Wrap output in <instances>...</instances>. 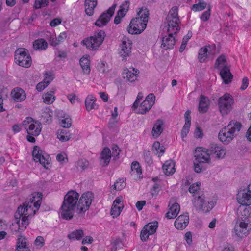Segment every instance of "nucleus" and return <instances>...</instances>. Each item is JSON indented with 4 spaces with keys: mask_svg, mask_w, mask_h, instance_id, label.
Returning <instances> with one entry per match:
<instances>
[{
    "mask_svg": "<svg viewBox=\"0 0 251 251\" xmlns=\"http://www.w3.org/2000/svg\"><path fill=\"white\" fill-rule=\"evenodd\" d=\"M214 67L216 69L221 68L220 75L225 84H228L232 81L233 75L230 71L229 67L226 63V59L224 55H221L216 60Z\"/></svg>",
    "mask_w": 251,
    "mask_h": 251,
    "instance_id": "obj_5",
    "label": "nucleus"
},
{
    "mask_svg": "<svg viewBox=\"0 0 251 251\" xmlns=\"http://www.w3.org/2000/svg\"><path fill=\"white\" fill-rule=\"evenodd\" d=\"M79 197V193L74 190L69 191L64 196L61 207V216L63 219L70 220L73 218Z\"/></svg>",
    "mask_w": 251,
    "mask_h": 251,
    "instance_id": "obj_2",
    "label": "nucleus"
},
{
    "mask_svg": "<svg viewBox=\"0 0 251 251\" xmlns=\"http://www.w3.org/2000/svg\"><path fill=\"white\" fill-rule=\"evenodd\" d=\"M190 114L191 111L190 110H187L185 113V123L181 130V137L182 138L186 137L189 132L191 121Z\"/></svg>",
    "mask_w": 251,
    "mask_h": 251,
    "instance_id": "obj_23",
    "label": "nucleus"
},
{
    "mask_svg": "<svg viewBox=\"0 0 251 251\" xmlns=\"http://www.w3.org/2000/svg\"><path fill=\"white\" fill-rule=\"evenodd\" d=\"M53 113L50 109L46 108L42 114V120L43 122L50 124L52 120Z\"/></svg>",
    "mask_w": 251,
    "mask_h": 251,
    "instance_id": "obj_35",
    "label": "nucleus"
},
{
    "mask_svg": "<svg viewBox=\"0 0 251 251\" xmlns=\"http://www.w3.org/2000/svg\"><path fill=\"white\" fill-rule=\"evenodd\" d=\"M123 207V205L122 206L112 205L110 213L113 218H116L120 215Z\"/></svg>",
    "mask_w": 251,
    "mask_h": 251,
    "instance_id": "obj_44",
    "label": "nucleus"
},
{
    "mask_svg": "<svg viewBox=\"0 0 251 251\" xmlns=\"http://www.w3.org/2000/svg\"><path fill=\"white\" fill-rule=\"evenodd\" d=\"M139 73V71L133 67H130L129 69L125 68L123 70V77L128 81L133 82L137 80Z\"/></svg>",
    "mask_w": 251,
    "mask_h": 251,
    "instance_id": "obj_20",
    "label": "nucleus"
},
{
    "mask_svg": "<svg viewBox=\"0 0 251 251\" xmlns=\"http://www.w3.org/2000/svg\"><path fill=\"white\" fill-rule=\"evenodd\" d=\"M200 185H201V182H197L196 183H194L192 184L189 188V191L191 193L194 194L193 196L194 197V199L193 200H195V198L196 197H197L199 194L201 196V195H203V194L202 192H200L199 191L200 188Z\"/></svg>",
    "mask_w": 251,
    "mask_h": 251,
    "instance_id": "obj_38",
    "label": "nucleus"
},
{
    "mask_svg": "<svg viewBox=\"0 0 251 251\" xmlns=\"http://www.w3.org/2000/svg\"><path fill=\"white\" fill-rule=\"evenodd\" d=\"M163 172L168 176L172 175L175 172L173 163L166 161L162 167Z\"/></svg>",
    "mask_w": 251,
    "mask_h": 251,
    "instance_id": "obj_33",
    "label": "nucleus"
},
{
    "mask_svg": "<svg viewBox=\"0 0 251 251\" xmlns=\"http://www.w3.org/2000/svg\"><path fill=\"white\" fill-rule=\"evenodd\" d=\"M80 65L84 73L88 74L90 72V62L87 57H82L80 59Z\"/></svg>",
    "mask_w": 251,
    "mask_h": 251,
    "instance_id": "obj_32",
    "label": "nucleus"
},
{
    "mask_svg": "<svg viewBox=\"0 0 251 251\" xmlns=\"http://www.w3.org/2000/svg\"><path fill=\"white\" fill-rule=\"evenodd\" d=\"M61 23V20L59 18H55L51 20L50 25L52 27H55Z\"/></svg>",
    "mask_w": 251,
    "mask_h": 251,
    "instance_id": "obj_64",
    "label": "nucleus"
},
{
    "mask_svg": "<svg viewBox=\"0 0 251 251\" xmlns=\"http://www.w3.org/2000/svg\"><path fill=\"white\" fill-rule=\"evenodd\" d=\"M178 7L174 6L169 11V14L168 16H170V18L176 19L179 18L178 16Z\"/></svg>",
    "mask_w": 251,
    "mask_h": 251,
    "instance_id": "obj_49",
    "label": "nucleus"
},
{
    "mask_svg": "<svg viewBox=\"0 0 251 251\" xmlns=\"http://www.w3.org/2000/svg\"><path fill=\"white\" fill-rule=\"evenodd\" d=\"M106 63L104 62H101L99 63L97 66V68L99 72L103 74L106 73L108 72L105 68Z\"/></svg>",
    "mask_w": 251,
    "mask_h": 251,
    "instance_id": "obj_56",
    "label": "nucleus"
},
{
    "mask_svg": "<svg viewBox=\"0 0 251 251\" xmlns=\"http://www.w3.org/2000/svg\"><path fill=\"white\" fill-rule=\"evenodd\" d=\"M42 199V193L39 192L33 193L32 198H30V202L28 203L25 202L23 204V205L18 207L14 215L16 224L18 226V229L15 230L16 232L20 233L26 228L29 223L28 217L30 214L28 210H32L31 204H33L34 207L38 210L40 207Z\"/></svg>",
    "mask_w": 251,
    "mask_h": 251,
    "instance_id": "obj_1",
    "label": "nucleus"
},
{
    "mask_svg": "<svg viewBox=\"0 0 251 251\" xmlns=\"http://www.w3.org/2000/svg\"><path fill=\"white\" fill-rule=\"evenodd\" d=\"M96 101V99L92 96H89L86 98L85 104L86 109L88 111H90L95 108V106H96L95 104Z\"/></svg>",
    "mask_w": 251,
    "mask_h": 251,
    "instance_id": "obj_37",
    "label": "nucleus"
},
{
    "mask_svg": "<svg viewBox=\"0 0 251 251\" xmlns=\"http://www.w3.org/2000/svg\"><path fill=\"white\" fill-rule=\"evenodd\" d=\"M149 102H147L144 100L140 105L138 109V113L141 114H145L147 112L149 111L152 107V105L150 104Z\"/></svg>",
    "mask_w": 251,
    "mask_h": 251,
    "instance_id": "obj_40",
    "label": "nucleus"
},
{
    "mask_svg": "<svg viewBox=\"0 0 251 251\" xmlns=\"http://www.w3.org/2000/svg\"><path fill=\"white\" fill-rule=\"evenodd\" d=\"M242 125L236 121H231L227 126L222 128L218 134L219 140L225 145L228 144L239 134Z\"/></svg>",
    "mask_w": 251,
    "mask_h": 251,
    "instance_id": "obj_4",
    "label": "nucleus"
},
{
    "mask_svg": "<svg viewBox=\"0 0 251 251\" xmlns=\"http://www.w3.org/2000/svg\"><path fill=\"white\" fill-rule=\"evenodd\" d=\"M54 91L52 90H50L48 91L47 93H45L43 96L44 102L47 104L52 103L55 100V97L54 95Z\"/></svg>",
    "mask_w": 251,
    "mask_h": 251,
    "instance_id": "obj_36",
    "label": "nucleus"
},
{
    "mask_svg": "<svg viewBox=\"0 0 251 251\" xmlns=\"http://www.w3.org/2000/svg\"><path fill=\"white\" fill-rule=\"evenodd\" d=\"M131 170L132 172H135L137 175L141 174L142 171L139 163L133 162L131 165Z\"/></svg>",
    "mask_w": 251,
    "mask_h": 251,
    "instance_id": "obj_48",
    "label": "nucleus"
},
{
    "mask_svg": "<svg viewBox=\"0 0 251 251\" xmlns=\"http://www.w3.org/2000/svg\"><path fill=\"white\" fill-rule=\"evenodd\" d=\"M167 33L168 34V35L170 34V33H172V36H174V35L177 33L180 29V28L178 26L172 27V26L169 25H167Z\"/></svg>",
    "mask_w": 251,
    "mask_h": 251,
    "instance_id": "obj_55",
    "label": "nucleus"
},
{
    "mask_svg": "<svg viewBox=\"0 0 251 251\" xmlns=\"http://www.w3.org/2000/svg\"><path fill=\"white\" fill-rule=\"evenodd\" d=\"M210 16V7L209 6L207 10L204 12L200 16V19L203 22L207 21Z\"/></svg>",
    "mask_w": 251,
    "mask_h": 251,
    "instance_id": "obj_51",
    "label": "nucleus"
},
{
    "mask_svg": "<svg viewBox=\"0 0 251 251\" xmlns=\"http://www.w3.org/2000/svg\"><path fill=\"white\" fill-rule=\"evenodd\" d=\"M71 119L70 118H65L61 120V125L64 128H69L71 126Z\"/></svg>",
    "mask_w": 251,
    "mask_h": 251,
    "instance_id": "obj_50",
    "label": "nucleus"
},
{
    "mask_svg": "<svg viewBox=\"0 0 251 251\" xmlns=\"http://www.w3.org/2000/svg\"><path fill=\"white\" fill-rule=\"evenodd\" d=\"M175 44V38L172 36V33H170L162 38V43L161 47L164 50L173 49Z\"/></svg>",
    "mask_w": 251,
    "mask_h": 251,
    "instance_id": "obj_22",
    "label": "nucleus"
},
{
    "mask_svg": "<svg viewBox=\"0 0 251 251\" xmlns=\"http://www.w3.org/2000/svg\"><path fill=\"white\" fill-rule=\"evenodd\" d=\"M105 36L104 31L100 30L95 32L93 36L85 38L82 40L81 44L90 50H96L102 44Z\"/></svg>",
    "mask_w": 251,
    "mask_h": 251,
    "instance_id": "obj_6",
    "label": "nucleus"
},
{
    "mask_svg": "<svg viewBox=\"0 0 251 251\" xmlns=\"http://www.w3.org/2000/svg\"><path fill=\"white\" fill-rule=\"evenodd\" d=\"M77 166L78 167L84 170L88 167V162L86 159L80 160L78 161Z\"/></svg>",
    "mask_w": 251,
    "mask_h": 251,
    "instance_id": "obj_59",
    "label": "nucleus"
},
{
    "mask_svg": "<svg viewBox=\"0 0 251 251\" xmlns=\"http://www.w3.org/2000/svg\"><path fill=\"white\" fill-rule=\"evenodd\" d=\"M248 85H249L248 78L246 77H244L242 79V82L241 86L240 87V89L241 90H245L247 88Z\"/></svg>",
    "mask_w": 251,
    "mask_h": 251,
    "instance_id": "obj_62",
    "label": "nucleus"
},
{
    "mask_svg": "<svg viewBox=\"0 0 251 251\" xmlns=\"http://www.w3.org/2000/svg\"><path fill=\"white\" fill-rule=\"evenodd\" d=\"M94 198L93 193L87 191L81 195L77 204L76 213L79 216H83L91 205Z\"/></svg>",
    "mask_w": 251,
    "mask_h": 251,
    "instance_id": "obj_9",
    "label": "nucleus"
},
{
    "mask_svg": "<svg viewBox=\"0 0 251 251\" xmlns=\"http://www.w3.org/2000/svg\"><path fill=\"white\" fill-rule=\"evenodd\" d=\"M15 60L19 66L28 68L31 65V57L28 50L23 48H18L15 51Z\"/></svg>",
    "mask_w": 251,
    "mask_h": 251,
    "instance_id": "obj_10",
    "label": "nucleus"
},
{
    "mask_svg": "<svg viewBox=\"0 0 251 251\" xmlns=\"http://www.w3.org/2000/svg\"><path fill=\"white\" fill-rule=\"evenodd\" d=\"M112 156L109 148H104L100 154V163L102 166H105L109 163L111 156Z\"/></svg>",
    "mask_w": 251,
    "mask_h": 251,
    "instance_id": "obj_25",
    "label": "nucleus"
},
{
    "mask_svg": "<svg viewBox=\"0 0 251 251\" xmlns=\"http://www.w3.org/2000/svg\"><path fill=\"white\" fill-rule=\"evenodd\" d=\"M48 86V85L43 81V82L38 83L37 84L36 88L38 92H41L45 88H46Z\"/></svg>",
    "mask_w": 251,
    "mask_h": 251,
    "instance_id": "obj_60",
    "label": "nucleus"
},
{
    "mask_svg": "<svg viewBox=\"0 0 251 251\" xmlns=\"http://www.w3.org/2000/svg\"><path fill=\"white\" fill-rule=\"evenodd\" d=\"M132 42L130 40L128 42L123 41L120 45L119 54L122 57V60L126 61L127 57L129 56L131 53Z\"/></svg>",
    "mask_w": 251,
    "mask_h": 251,
    "instance_id": "obj_19",
    "label": "nucleus"
},
{
    "mask_svg": "<svg viewBox=\"0 0 251 251\" xmlns=\"http://www.w3.org/2000/svg\"><path fill=\"white\" fill-rule=\"evenodd\" d=\"M48 46L47 42L42 38L35 40L33 44V48L36 50H44Z\"/></svg>",
    "mask_w": 251,
    "mask_h": 251,
    "instance_id": "obj_30",
    "label": "nucleus"
},
{
    "mask_svg": "<svg viewBox=\"0 0 251 251\" xmlns=\"http://www.w3.org/2000/svg\"><path fill=\"white\" fill-rule=\"evenodd\" d=\"M84 235V231L82 229H78L70 232L67 237L70 240L75 241L81 240Z\"/></svg>",
    "mask_w": 251,
    "mask_h": 251,
    "instance_id": "obj_29",
    "label": "nucleus"
},
{
    "mask_svg": "<svg viewBox=\"0 0 251 251\" xmlns=\"http://www.w3.org/2000/svg\"><path fill=\"white\" fill-rule=\"evenodd\" d=\"M202 147H198L194 152L195 160L194 162V171L196 173H200L205 168L204 165L210 162V158L205 152H202Z\"/></svg>",
    "mask_w": 251,
    "mask_h": 251,
    "instance_id": "obj_8",
    "label": "nucleus"
},
{
    "mask_svg": "<svg viewBox=\"0 0 251 251\" xmlns=\"http://www.w3.org/2000/svg\"><path fill=\"white\" fill-rule=\"evenodd\" d=\"M34 244L37 247L41 248L45 244L44 238L41 236H38L35 240Z\"/></svg>",
    "mask_w": 251,
    "mask_h": 251,
    "instance_id": "obj_52",
    "label": "nucleus"
},
{
    "mask_svg": "<svg viewBox=\"0 0 251 251\" xmlns=\"http://www.w3.org/2000/svg\"><path fill=\"white\" fill-rule=\"evenodd\" d=\"M94 241L93 238L90 236H87L85 237L82 241V244L83 245H85L87 244H91Z\"/></svg>",
    "mask_w": 251,
    "mask_h": 251,
    "instance_id": "obj_61",
    "label": "nucleus"
},
{
    "mask_svg": "<svg viewBox=\"0 0 251 251\" xmlns=\"http://www.w3.org/2000/svg\"><path fill=\"white\" fill-rule=\"evenodd\" d=\"M130 4V3L129 0H126L123 2L120 6V9L118 11V14L120 15L122 17H124L129 10Z\"/></svg>",
    "mask_w": 251,
    "mask_h": 251,
    "instance_id": "obj_39",
    "label": "nucleus"
},
{
    "mask_svg": "<svg viewBox=\"0 0 251 251\" xmlns=\"http://www.w3.org/2000/svg\"><path fill=\"white\" fill-rule=\"evenodd\" d=\"M158 227V222L157 221L149 223L146 225L140 233V238L143 242L146 241L150 235L153 234L156 231Z\"/></svg>",
    "mask_w": 251,
    "mask_h": 251,
    "instance_id": "obj_18",
    "label": "nucleus"
},
{
    "mask_svg": "<svg viewBox=\"0 0 251 251\" xmlns=\"http://www.w3.org/2000/svg\"><path fill=\"white\" fill-rule=\"evenodd\" d=\"M57 136L61 142H66L70 140L71 135L66 129H59L57 131Z\"/></svg>",
    "mask_w": 251,
    "mask_h": 251,
    "instance_id": "obj_34",
    "label": "nucleus"
},
{
    "mask_svg": "<svg viewBox=\"0 0 251 251\" xmlns=\"http://www.w3.org/2000/svg\"><path fill=\"white\" fill-rule=\"evenodd\" d=\"M167 25L172 26V27H179V23L180 20L179 18L172 19L170 16H168L167 18Z\"/></svg>",
    "mask_w": 251,
    "mask_h": 251,
    "instance_id": "obj_46",
    "label": "nucleus"
},
{
    "mask_svg": "<svg viewBox=\"0 0 251 251\" xmlns=\"http://www.w3.org/2000/svg\"><path fill=\"white\" fill-rule=\"evenodd\" d=\"M116 6V4H113L106 11L102 13L95 22V25L99 27L107 25L114 13Z\"/></svg>",
    "mask_w": 251,
    "mask_h": 251,
    "instance_id": "obj_16",
    "label": "nucleus"
},
{
    "mask_svg": "<svg viewBox=\"0 0 251 251\" xmlns=\"http://www.w3.org/2000/svg\"><path fill=\"white\" fill-rule=\"evenodd\" d=\"M23 125L25 126L29 135L38 136L41 131V124L38 121H35L30 117H27L23 121Z\"/></svg>",
    "mask_w": 251,
    "mask_h": 251,
    "instance_id": "obj_12",
    "label": "nucleus"
},
{
    "mask_svg": "<svg viewBox=\"0 0 251 251\" xmlns=\"http://www.w3.org/2000/svg\"><path fill=\"white\" fill-rule=\"evenodd\" d=\"M234 100L232 96L229 93H225L219 98L218 105L220 112L223 115H227L232 109Z\"/></svg>",
    "mask_w": 251,
    "mask_h": 251,
    "instance_id": "obj_11",
    "label": "nucleus"
},
{
    "mask_svg": "<svg viewBox=\"0 0 251 251\" xmlns=\"http://www.w3.org/2000/svg\"><path fill=\"white\" fill-rule=\"evenodd\" d=\"M122 241L121 239L119 237H117L116 238H113L111 241V244L112 246H115L116 247H119L120 245L121 244Z\"/></svg>",
    "mask_w": 251,
    "mask_h": 251,
    "instance_id": "obj_63",
    "label": "nucleus"
},
{
    "mask_svg": "<svg viewBox=\"0 0 251 251\" xmlns=\"http://www.w3.org/2000/svg\"><path fill=\"white\" fill-rule=\"evenodd\" d=\"M202 152H206L209 157L210 154H213L218 159L224 158L226 153V150L225 147L214 143L210 144L209 149L202 148Z\"/></svg>",
    "mask_w": 251,
    "mask_h": 251,
    "instance_id": "obj_14",
    "label": "nucleus"
},
{
    "mask_svg": "<svg viewBox=\"0 0 251 251\" xmlns=\"http://www.w3.org/2000/svg\"><path fill=\"white\" fill-rule=\"evenodd\" d=\"M163 125L162 120L158 119L156 121L151 131V135L154 138H157L161 135L163 131Z\"/></svg>",
    "mask_w": 251,
    "mask_h": 251,
    "instance_id": "obj_26",
    "label": "nucleus"
},
{
    "mask_svg": "<svg viewBox=\"0 0 251 251\" xmlns=\"http://www.w3.org/2000/svg\"><path fill=\"white\" fill-rule=\"evenodd\" d=\"M189 222V218L188 213L179 216L175 220L174 225L178 229L182 230L188 225Z\"/></svg>",
    "mask_w": 251,
    "mask_h": 251,
    "instance_id": "obj_21",
    "label": "nucleus"
},
{
    "mask_svg": "<svg viewBox=\"0 0 251 251\" xmlns=\"http://www.w3.org/2000/svg\"><path fill=\"white\" fill-rule=\"evenodd\" d=\"M11 95L13 100L17 102L24 100L26 98V94L25 91L20 88H14L11 93Z\"/></svg>",
    "mask_w": 251,
    "mask_h": 251,
    "instance_id": "obj_24",
    "label": "nucleus"
},
{
    "mask_svg": "<svg viewBox=\"0 0 251 251\" xmlns=\"http://www.w3.org/2000/svg\"><path fill=\"white\" fill-rule=\"evenodd\" d=\"M49 0H35L34 4L35 9H40L48 5Z\"/></svg>",
    "mask_w": 251,
    "mask_h": 251,
    "instance_id": "obj_45",
    "label": "nucleus"
},
{
    "mask_svg": "<svg viewBox=\"0 0 251 251\" xmlns=\"http://www.w3.org/2000/svg\"><path fill=\"white\" fill-rule=\"evenodd\" d=\"M207 3L203 0H201L198 4H193L191 9L195 12L204 10L206 7Z\"/></svg>",
    "mask_w": 251,
    "mask_h": 251,
    "instance_id": "obj_42",
    "label": "nucleus"
},
{
    "mask_svg": "<svg viewBox=\"0 0 251 251\" xmlns=\"http://www.w3.org/2000/svg\"><path fill=\"white\" fill-rule=\"evenodd\" d=\"M143 156L145 161L149 165H151L153 163V160L149 151H144L143 152Z\"/></svg>",
    "mask_w": 251,
    "mask_h": 251,
    "instance_id": "obj_47",
    "label": "nucleus"
},
{
    "mask_svg": "<svg viewBox=\"0 0 251 251\" xmlns=\"http://www.w3.org/2000/svg\"><path fill=\"white\" fill-rule=\"evenodd\" d=\"M32 156L35 162H39L45 168H47L46 165L50 164V158L44 151L41 150L38 146H34L32 151Z\"/></svg>",
    "mask_w": 251,
    "mask_h": 251,
    "instance_id": "obj_15",
    "label": "nucleus"
},
{
    "mask_svg": "<svg viewBox=\"0 0 251 251\" xmlns=\"http://www.w3.org/2000/svg\"><path fill=\"white\" fill-rule=\"evenodd\" d=\"M250 209H245L243 212L245 216L243 217L242 214L241 220L236 222L234 229L236 235L239 237L242 238L244 235L246 236L249 234L248 226L250 221Z\"/></svg>",
    "mask_w": 251,
    "mask_h": 251,
    "instance_id": "obj_7",
    "label": "nucleus"
},
{
    "mask_svg": "<svg viewBox=\"0 0 251 251\" xmlns=\"http://www.w3.org/2000/svg\"><path fill=\"white\" fill-rule=\"evenodd\" d=\"M97 5V0H85V12L88 16H92L94 13V9Z\"/></svg>",
    "mask_w": 251,
    "mask_h": 251,
    "instance_id": "obj_28",
    "label": "nucleus"
},
{
    "mask_svg": "<svg viewBox=\"0 0 251 251\" xmlns=\"http://www.w3.org/2000/svg\"><path fill=\"white\" fill-rule=\"evenodd\" d=\"M194 207L197 209L201 210L203 212L210 211L214 207V204L213 201L207 202L205 200V197L203 195L200 194L197 197L192 200Z\"/></svg>",
    "mask_w": 251,
    "mask_h": 251,
    "instance_id": "obj_13",
    "label": "nucleus"
},
{
    "mask_svg": "<svg viewBox=\"0 0 251 251\" xmlns=\"http://www.w3.org/2000/svg\"><path fill=\"white\" fill-rule=\"evenodd\" d=\"M209 100L208 99L201 95L200 97L199 101V111L201 113H205L208 109Z\"/></svg>",
    "mask_w": 251,
    "mask_h": 251,
    "instance_id": "obj_31",
    "label": "nucleus"
},
{
    "mask_svg": "<svg viewBox=\"0 0 251 251\" xmlns=\"http://www.w3.org/2000/svg\"><path fill=\"white\" fill-rule=\"evenodd\" d=\"M208 47L210 46L201 48L200 49L198 54V59L200 62H204L207 58L208 52Z\"/></svg>",
    "mask_w": 251,
    "mask_h": 251,
    "instance_id": "obj_41",
    "label": "nucleus"
},
{
    "mask_svg": "<svg viewBox=\"0 0 251 251\" xmlns=\"http://www.w3.org/2000/svg\"><path fill=\"white\" fill-rule=\"evenodd\" d=\"M155 100V97L153 93L149 94L146 98V99L144 100L147 102H149V103L151 104L152 106L154 104Z\"/></svg>",
    "mask_w": 251,
    "mask_h": 251,
    "instance_id": "obj_57",
    "label": "nucleus"
},
{
    "mask_svg": "<svg viewBox=\"0 0 251 251\" xmlns=\"http://www.w3.org/2000/svg\"><path fill=\"white\" fill-rule=\"evenodd\" d=\"M238 203L244 205H251V183L247 189L240 190L237 195Z\"/></svg>",
    "mask_w": 251,
    "mask_h": 251,
    "instance_id": "obj_17",
    "label": "nucleus"
},
{
    "mask_svg": "<svg viewBox=\"0 0 251 251\" xmlns=\"http://www.w3.org/2000/svg\"><path fill=\"white\" fill-rule=\"evenodd\" d=\"M18 236L16 251H30L27 246L26 238L21 235Z\"/></svg>",
    "mask_w": 251,
    "mask_h": 251,
    "instance_id": "obj_27",
    "label": "nucleus"
},
{
    "mask_svg": "<svg viewBox=\"0 0 251 251\" xmlns=\"http://www.w3.org/2000/svg\"><path fill=\"white\" fill-rule=\"evenodd\" d=\"M112 156L114 157V159L115 160H116V158L119 156V152L120 151V150H119V147L116 145H114L112 147Z\"/></svg>",
    "mask_w": 251,
    "mask_h": 251,
    "instance_id": "obj_58",
    "label": "nucleus"
},
{
    "mask_svg": "<svg viewBox=\"0 0 251 251\" xmlns=\"http://www.w3.org/2000/svg\"><path fill=\"white\" fill-rule=\"evenodd\" d=\"M53 78V75L51 73H46L43 81L48 85L52 81Z\"/></svg>",
    "mask_w": 251,
    "mask_h": 251,
    "instance_id": "obj_54",
    "label": "nucleus"
},
{
    "mask_svg": "<svg viewBox=\"0 0 251 251\" xmlns=\"http://www.w3.org/2000/svg\"><path fill=\"white\" fill-rule=\"evenodd\" d=\"M169 210L173 212L174 214L176 213L177 216L180 211V205L177 203H174L170 207Z\"/></svg>",
    "mask_w": 251,
    "mask_h": 251,
    "instance_id": "obj_53",
    "label": "nucleus"
},
{
    "mask_svg": "<svg viewBox=\"0 0 251 251\" xmlns=\"http://www.w3.org/2000/svg\"><path fill=\"white\" fill-rule=\"evenodd\" d=\"M138 17L132 19L127 28L128 32L131 34H138L146 28L149 15L147 8H141L138 12Z\"/></svg>",
    "mask_w": 251,
    "mask_h": 251,
    "instance_id": "obj_3",
    "label": "nucleus"
},
{
    "mask_svg": "<svg viewBox=\"0 0 251 251\" xmlns=\"http://www.w3.org/2000/svg\"><path fill=\"white\" fill-rule=\"evenodd\" d=\"M126 183L124 178L118 179L113 185L114 189L117 191H120L125 188Z\"/></svg>",
    "mask_w": 251,
    "mask_h": 251,
    "instance_id": "obj_43",
    "label": "nucleus"
}]
</instances>
